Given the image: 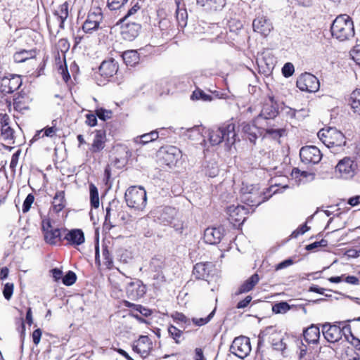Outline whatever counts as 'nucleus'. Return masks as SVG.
<instances>
[{"label":"nucleus","mask_w":360,"mask_h":360,"mask_svg":"<svg viewBox=\"0 0 360 360\" xmlns=\"http://www.w3.org/2000/svg\"><path fill=\"white\" fill-rule=\"evenodd\" d=\"M187 132V136L192 140H198L202 136L201 128L199 126L188 129Z\"/></svg>","instance_id":"obj_45"},{"label":"nucleus","mask_w":360,"mask_h":360,"mask_svg":"<svg viewBox=\"0 0 360 360\" xmlns=\"http://www.w3.org/2000/svg\"><path fill=\"white\" fill-rule=\"evenodd\" d=\"M159 27L161 30L167 32L172 30V24L169 19L165 18L160 20Z\"/></svg>","instance_id":"obj_55"},{"label":"nucleus","mask_w":360,"mask_h":360,"mask_svg":"<svg viewBox=\"0 0 360 360\" xmlns=\"http://www.w3.org/2000/svg\"><path fill=\"white\" fill-rule=\"evenodd\" d=\"M241 191L243 193V200L252 206H258L267 199L266 197L262 196L258 188L252 185L243 186Z\"/></svg>","instance_id":"obj_9"},{"label":"nucleus","mask_w":360,"mask_h":360,"mask_svg":"<svg viewBox=\"0 0 360 360\" xmlns=\"http://www.w3.org/2000/svg\"><path fill=\"white\" fill-rule=\"evenodd\" d=\"M103 256L104 257V259L105 260V264L106 266L110 269L111 268L112 265V259L110 257L109 252L107 249H104L103 250Z\"/></svg>","instance_id":"obj_61"},{"label":"nucleus","mask_w":360,"mask_h":360,"mask_svg":"<svg viewBox=\"0 0 360 360\" xmlns=\"http://www.w3.org/2000/svg\"><path fill=\"white\" fill-rule=\"evenodd\" d=\"M89 190L91 205L94 208H98L99 207V197L98 189L94 184H91L89 186Z\"/></svg>","instance_id":"obj_39"},{"label":"nucleus","mask_w":360,"mask_h":360,"mask_svg":"<svg viewBox=\"0 0 360 360\" xmlns=\"http://www.w3.org/2000/svg\"><path fill=\"white\" fill-rule=\"evenodd\" d=\"M318 136L328 148L342 147L346 143L344 134L334 127L321 129L318 132Z\"/></svg>","instance_id":"obj_4"},{"label":"nucleus","mask_w":360,"mask_h":360,"mask_svg":"<svg viewBox=\"0 0 360 360\" xmlns=\"http://www.w3.org/2000/svg\"><path fill=\"white\" fill-rule=\"evenodd\" d=\"M124 198L127 205L135 210H143L146 205V191L142 187H129L125 192Z\"/></svg>","instance_id":"obj_5"},{"label":"nucleus","mask_w":360,"mask_h":360,"mask_svg":"<svg viewBox=\"0 0 360 360\" xmlns=\"http://www.w3.org/2000/svg\"><path fill=\"white\" fill-rule=\"evenodd\" d=\"M36 52L34 50H20L13 55V59L16 63H22L27 60L34 58Z\"/></svg>","instance_id":"obj_32"},{"label":"nucleus","mask_w":360,"mask_h":360,"mask_svg":"<svg viewBox=\"0 0 360 360\" xmlns=\"http://www.w3.org/2000/svg\"><path fill=\"white\" fill-rule=\"evenodd\" d=\"M41 334H42L41 330L39 328H37L33 331L32 340H33V342L36 345H37L39 343L41 337Z\"/></svg>","instance_id":"obj_64"},{"label":"nucleus","mask_w":360,"mask_h":360,"mask_svg":"<svg viewBox=\"0 0 360 360\" xmlns=\"http://www.w3.org/2000/svg\"><path fill=\"white\" fill-rule=\"evenodd\" d=\"M152 349V342L146 335H141L136 344L133 345V350L142 356H146Z\"/></svg>","instance_id":"obj_24"},{"label":"nucleus","mask_w":360,"mask_h":360,"mask_svg":"<svg viewBox=\"0 0 360 360\" xmlns=\"http://www.w3.org/2000/svg\"><path fill=\"white\" fill-rule=\"evenodd\" d=\"M356 169V165L354 162L349 158H345L338 162L335 171L340 177L349 179L354 176Z\"/></svg>","instance_id":"obj_15"},{"label":"nucleus","mask_w":360,"mask_h":360,"mask_svg":"<svg viewBox=\"0 0 360 360\" xmlns=\"http://www.w3.org/2000/svg\"><path fill=\"white\" fill-rule=\"evenodd\" d=\"M351 56L356 63L360 65V44H357L353 48Z\"/></svg>","instance_id":"obj_57"},{"label":"nucleus","mask_w":360,"mask_h":360,"mask_svg":"<svg viewBox=\"0 0 360 360\" xmlns=\"http://www.w3.org/2000/svg\"><path fill=\"white\" fill-rule=\"evenodd\" d=\"M158 132L157 131H152L150 133L144 134L141 136H137L134 139V143L137 144L145 145L148 143L155 141L158 138Z\"/></svg>","instance_id":"obj_33"},{"label":"nucleus","mask_w":360,"mask_h":360,"mask_svg":"<svg viewBox=\"0 0 360 360\" xmlns=\"http://www.w3.org/2000/svg\"><path fill=\"white\" fill-rule=\"evenodd\" d=\"M168 333L169 336L174 340L176 344L181 342L180 338L182 336L183 331L173 325H170L168 328Z\"/></svg>","instance_id":"obj_40"},{"label":"nucleus","mask_w":360,"mask_h":360,"mask_svg":"<svg viewBox=\"0 0 360 360\" xmlns=\"http://www.w3.org/2000/svg\"><path fill=\"white\" fill-rule=\"evenodd\" d=\"M134 310L139 311L141 315L146 317L150 316L152 314V311L150 309H148L140 304L134 306Z\"/></svg>","instance_id":"obj_58"},{"label":"nucleus","mask_w":360,"mask_h":360,"mask_svg":"<svg viewBox=\"0 0 360 360\" xmlns=\"http://www.w3.org/2000/svg\"><path fill=\"white\" fill-rule=\"evenodd\" d=\"M34 200V196L32 193L28 194L22 205V212L24 213L27 212L30 210Z\"/></svg>","instance_id":"obj_52"},{"label":"nucleus","mask_w":360,"mask_h":360,"mask_svg":"<svg viewBox=\"0 0 360 360\" xmlns=\"http://www.w3.org/2000/svg\"><path fill=\"white\" fill-rule=\"evenodd\" d=\"M129 214L123 210H120V213L117 217V223L119 224H127L129 221Z\"/></svg>","instance_id":"obj_60"},{"label":"nucleus","mask_w":360,"mask_h":360,"mask_svg":"<svg viewBox=\"0 0 360 360\" xmlns=\"http://www.w3.org/2000/svg\"><path fill=\"white\" fill-rule=\"evenodd\" d=\"M176 19L179 28L183 29L187 25L188 14L186 9L177 8L176 11Z\"/></svg>","instance_id":"obj_35"},{"label":"nucleus","mask_w":360,"mask_h":360,"mask_svg":"<svg viewBox=\"0 0 360 360\" xmlns=\"http://www.w3.org/2000/svg\"><path fill=\"white\" fill-rule=\"evenodd\" d=\"M230 350L236 356L244 359L251 351L250 339L245 336L236 338L231 345Z\"/></svg>","instance_id":"obj_8"},{"label":"nucleus","mask_w":360,"mask_h":360,"mask_svg":"<svg viewBox=\"0 0 360 360\" xmlns=\"http://www.w3.org/2000/svg\"><path fill=\"white\" fill-rule=\"evenodd\" d=\"M140 9L139 3H136L128 11L127 13L121 20L122 22L129 20V18L134 15Z\"/></svg>","instance_id":"obj_50"},{"label":"nucleus","mask_w":360,"mask_h":360,"mask_svg":"<svg viewBox=\"0 0 360 360\" xmlns=\"http://www.w3.org/2000/svg\"><path fill=\"white\" fill-rule=\"evenodd\" d=\"M120 207L117 202L112 201L109 203L106 207V214L105 217V223L113 227L117 224V217L120 213Z\"/></svg>","instance_id":"obj_21"},{"label":"nucleus","mask_w":360,"mask_h":360,"mask_svg":"<svg viewBox=\"0 0 360 360\" xmlns=\"http://www.w3.org/2000/svg\"><path fill=\"white\" fill-rule=\"evenodd\" d=\"M228 25L231 32H236L243 27L242 22L236 19H231Z\"/></svg>","instance_id":"obj_53"},{"label":"nucleus","mask_w":360,"mask_h":360,"mask_svg":"<svg viewBox=\"0 0 360 360\" xmlns=\"http://www.w3.org/2000/svg\"><path fill=\"white\" fill-rule=\"evenodd\" d=\"M126 292L129 299L137 300L145 295L146 286L140 280H135L128 284Z\"/></svg>","instance_id":"obj_17"},{"label":"nucleus","mask_w":360,"mask_h":360,"mask_svg":"<svg viewBox=\"0 0 360 360\" xmlns=\"http://www.w3.org/2000/svg\"><path fill=\"white\" fill-rule=\"evenodd\" d=\"M294 72V65L291 63H286L282 68V73L285 77H289L292 76Z\"/></svg>","instance_id":"obj_51"},{"label":"nucleus","mask_w":360,"mask_h":360,"mask_svg":"<svg viewBox=\"0 0 360 360\" xmlns=\"http://www.w3.org/2000/svg\"><path fill=\"white\" fill-rule=\"evenodd\" d=\"M330 31L332 36L340 41L349 40L354 36V27L352 18L346 14L338 15L333 20Z\"/></svg>","instance_id":"obj_3"},{"label":"nucleus","mask_w":360,"mask_h":360,"mask_svg":"<svg viewBox=\"0 0 360 360\" xmlns=\"http://www.w3.org/2000/svg\"><path fill=\"white\" fill-rule=\"evenodd\" d=\"M261 129L265 131V134L262 137L263 141H265L269 138L277 140L282 136L283 132V129L276 122H274L273 124L269 122H266V124H263L260 121V124H257L255 120L253 124L243 123L242 124L243 132L246 136V138L254 144H255L259 136L262 135Z\"/></svg>","instance_id":"obj_1"},{"label":"nucleus","mask_w":360,"mask_h":360,"mask_svg":"<svg viewBox=\"0 0 360 360\" xmlns=\"http://www.w3.org/2000/svg\"><path fill=\"white\" fill-rule=\"evenodd\" d=\"M300 156L302 162L305 164H317L322 157L320 150L314 146L302 147L300 151Z\"/></svg>","instance_id":"obj_11"},{"label":"nucleus","mask_w":360,"mask_h":360,"mask_svg":"<svg viewBox=\"0 0 360 360\" xmlns=\"http://www.w3.org/2000/svg\"><path fill=\"white\" fill-rule=\"evenodd\" d=\"M227 214L232 222L243 221L247 214V209L243 205H231L227 208Z\"/></svg>","instance_id":"obj_22"},{"label":"nucleus","mask_w":360,"mask_h":360,"mask_svg":"<svg viewBox=\"0 0 360 360\" xmlns=\"http://www.w3.org/2000/svg\"><path fill=\"white\" fill-rule=\"evenodd\" d=\"M278 104L274 100V97H269L264 102L262 109L258 116L255 118V122L260 124V121H265L266 123L269 122L271 124V120H274L278 113Z\"/></svg>","instance_id":"obj_6"},{"label":"nucleus","mask_w":360,"mask_h":360,"mask_svg":"<svg viewBox=\"0 0 360 360\" xmlns=\"http://www.w3.org/2000/svg\"><path fill=\"white\" fill-rule=\"evenodd\" d=\"M118 70V64L113 59L110 58L102 62L99 67V72L101 76L105 77H111Z\"/></svg>","instance_id":"obj_23"},{"label":"nucleus","mask_w":360,"mask_h":360,"mask_svg":"<svg viewBox=\"0 0 360 360\" xmlns=\"http://www.w3.org/2000/svg\"><path fill=\"white\" fill-rule=\"evenodd\" d=\"M344 321L335 322V324L330 325L326 323L322 326V333L326 340L329 342H336L342 338L341 325Z\"/></svg>","instance_id":"obj_10"},{"label":"nucleus","mask_w":360,"mask_h":360,"mask_svg":"<svg viewBox=\"0 0 360 360\" xmlns=\"http://www.w3.org/2000/svg\"><path fill=\"white\" fill-rule=\"evenodd\" d=\"M105 133L102 131H97L93 143L91 144V150L92 153H98L102 150L105 147Z\"/></svg>","instance_id":"obj_30"},{"label":"nucleus","mask_w":360,"mask_h":360,"mask_svg":"<svg viewBox=\"0 0 360 360\" xmlns=\"http://www.w3.org/2000/svg\"><path fill=\"white\" fill-rule=\"evenodd\" d=\"M292 263H293V262H292V260L291 259H285V260L280 262L279 264H278L276 266L275 269L276 271H278V270L285 269L286 267H288L291 264H292Z\"/></svg>","instance_id":"obj_63"},{"label":"nucleus","mask_w":360,"mask_h":360,"mask_svg":"<svg viewBox=\"0 0 360 360\" xmlns=\"http://www.w3.org/2000/svg\"><path fill=\"white\" fill-rule=\"evenodd\" d=\"M68 244L76 247L82 245L85 241L84 232L81 229H72L69 231L64 237Z\"/></svg>","instance_id":"obj_25"},{"label":"nucleus","mask_w":360,"mask_h":360,"mask_svg":"<svg viewBox=\"0 0 360 360\" xmlns=\"http://www.w3.org/2000/svg\"><path fill=\"white\" fill-rule=\"evenodd\" d=\"M350 105L356 112L360 111V89H356L352 93Z\"/></svg>","instance_id":"obj_37"},{"label":"nucleus","mask_w":360,"mask_h":360,"mask_svg":"<svg viewBox=\"0 0 360 360\" xmlns=\"http://www.w3.org/2000/svg\"><path fill=\"white\" fill-rule=\"evenodd\" d=\"M128 0H107V7L110 11H116L122 8Z\"/></svg>","instance_id":"obj_43"},{"label":"nucleus","mask_w":360,"mask_h":360,"mask_svg":"<svg viewBox=\"0 0 360 360\" xmlns=\"http://www.w3.org/2000/svg\"><path fill=\"white\" fill-rule=\"evenodd\" d=\"M209 141L212 146H217L224 143L227 148H230L236 141L237 134L233 123H224L219 127H213L207 131Z\"/></svg>","instance_id":"obj_2"},{"label":"nucleus","mask_w":360,"mask_h":360,"mask_svg":"<svg viewBox=\"0 0 360 360\" xmlns=\"http://www.w3.org/2000/svg\"><path fill=\"white\" fill-rule=\"evenodd\" d=\"M284 339L280 333H273L270 337V342L273 348L278 351H283L286 347Z\"/></svg>","instance_id":"obj_31"},{"label":"nucleus","mask_w":360,"mask_h":360,"mask_svg":"<svg viewBox=\"0 0 360 360\" xmlns=\"http://www.w3.org/2000/svg\"><path fill=\"white\" fill-rule=\"evenodd\" d=\"M22 85V79L18 75H9L0 81V91L3 94H11Z\"/></svg>","instance_id":"obj_12"},{"label":"nucleus","mask_w":360,"mask_h":360,"mask_svg":"<svg viewBox=\"0 0 360 360\" xmlns=\"http://www.w3.org/2000/svg\"><path fill=\"white\" fill-rule=\"evenodd\" d=\"M96 115L102 120H105L110 117L111 111L103 108L96 110Z\"/></svg>","instance_id":"obj_59"},{"label":"nucleus","mask_w":360,"mask_h":360,"mask_svg":"<svg viewBox=\"0 0 360 360\" xmlns=\"http://www.w3.org/2000/svg\"><path fill=\"white\" fill-rule=\"evenodd\" d=\"M13 288H14V285L13 283H7L5 284L4 290H3V294H4V297L7 300H9L11 298L13 292Z\"/></svg>","instance_id":"obj_54"},{"label":"nucleus","mask_w":360,"mask_h":360,"mask_svg":"<svg viewBox=\"0 0 360 360\" xmlns=\"http://www.w3.org/2000/svg\"><path fill=\"white\" fill-rule=\"evenodd\" d=\"M210 96H208V95H206L203 91H195L193 93L192 96H191V98L193 99L195 98V99H202L204 101H207L208 100V98H210Z\"/></svg>","instance_id":"obj_62"},{"label":"nucleus","mask_w":360,"mask_h":360,"mask_svg":"<svg viewBox=\"0 0 360 360\" xmlns=\"http://www.w3.org/2000/svg\"><path fill=\"white\" fill-rule=\"evenodd\" d=\"M76 274L73 271H69L63 278V283L69 286L74 284L76 281Z\"/></svg>","instance_id":"obj_49"},{"label":"nucleus","mask_w":360,"mask_h":360,"mask_svg":"<svg viewBox=\"0 0 360 360\" xmlns=\"http://www.w3.org/2000/svg\"><path fill=\"white\" fill-rule=\"evenodd\" d=\"M122 58L127 65L133 66L139 60V56L136 51L130 50L122 53Z\"/></svg>","instance_id":"obj_36"},{"label":"nucleus","mask_w":360,"mask_h":360,"mask_svg":"<svg viewBox=\"0 0 360 360\" xmlns=\"http://www.w3.org/2000/svg\"><path fill=\"white\" fill-rule=\"evenodd\" d=\"M290 306L287 302H281L274 304L272 311L276 314H283L290 309Z\"/></svg>","instance_id":"obj_46"},{"label":"nucleus","mask_w":360,"mask_h":360,"mask_svg":"<svg viewBox=\"0 0 360 360\" xmlns=\"http://www.w3.org/2000/svg\"><path fill=\"white\" fill-rule=\"evenodd\" d=\"M163 162L168 166L174 165L181 157V150L175 146H167L160 151Z\"/></svg>","instance_id":"obj_16"},{"label":"nucleus","mask_w":360,"mask_h":360,"mask_svg":"<svg viewBox=\"0 0 360 360\" xmlns=\"http://www.w3.org/2000/svg\"><path fill=\"white\" fill-rule=\"evenodd\" d=\"M224 235V229L221 227H209L204 231V240L206 243L216 245L220 243Z\"/></svg>","instance_id":"obj_18"},{"label":"nucleus","mask_w":360,"mask_h":360,"mask_svg":"<svg viewBox=\"0 0 360 360\" xmlns=\"http://www.w3.org/2000/svg\"><path fill=\"white\" fill-rule=\"evenodd\" d=\"M173 320L177 323H183L186 326H190L191 321L182 313L176 312L172 315Z\"/></svg>","instance_id":"obj_48"},{"label":"nucleus","mask_w":360,"mask_h":360,"mask_svg":"<svg viewBox=\"0 0 360 360\" xmlns=\"http://www.w3.org/2000/svg\"><path fill=\"white\" fill-rule=\"evenodd\" d=\"M57 14L58 15V18L60 20V27H62V25H63L64 20H66V18L68 16V2H65L59 6V8L57 11Z\"/></svg>","instance_id":"obj_42"},{"label":"nucleus","mask_w":360,"mask_h":360,"mask_svg":"<svg viewBox=\"0 0 360 360\" xmlns=\"http://www.w3.org/2000/svg\"><path fill=\"white\" fill-rule=\"evenodd\" d=\"M1 136L8 143H11V141L13 139V130L11 128L9 124H5L1 126Z\"/></svg>","instance_id":"obj_41"},{"label":"nucleus","mask_w":360,"mask_h":360,"mask_svg":"<svg viewBox=\"0 0 360 360\" xmlns=\"http://www.w3.org/2000/svg\"><path fill=\"white\" fill-rule=\"evenodd\" d=\"M297 86L302 91L316 92L320 87L319 79L313 75L305 72L297 80Z\"/></svg>","instance_id":"obj_7"},{"label":"nucleus","mask_w":360,"mask_h":360,"mask_svg":"<svg viewBox=\"0 0 360 360\" xmlns=\"http://www.w3.org/2000/svg\"><path fill=\"white\" fill-rule=\"evenodd\" d=\"M197 5L209 11H221L226 4V0H197Z\"/></svg>","instance_id":"obj_26"},{"label":"nucleus","mask_w":360,"mask_h":360,"mask_svg":"<svg viewBox=\"0 0 360 360\" xmlns=\"http://www.w3.org/2000/svg\"><path fill=\"white\" fill-rule=\"evenodd\" d=\"M303 335L304 340L309 343H316L317 342L319 337H320V330L319 328L311 325L309 328H307L305 330H304Z\"/></svg>","instance_id":"obj_29"},{"label":"nucleus","mask_w":360,"mask_h":360,"mask_svg":"<svg viewBox=\"0 0 360 360\" xmlns=\"http://www.w3.org/2000/svg\"><path fill=\"white\" fill-rule=\"evenodd\" d=\"M165 266L164 260L160 257H153L150 263L151 269L154 271H160Z\"/></svg>","instance_id":"obj_44"},{"label":"nucleus","mask_w":360,"mask_h":360,"mask_svg":"<svg viewBox=\"0 0 360 360\" xmlns=\"http://www.w3.org/2000/svg\"><path fill=\"white\" fill-rule=\"evenodd\" d=\"M328 245V241L325 239H322L320 241L314 242L308 245H307L306 249L307 250H313L318 248L321 247H326Z\"/></svg>","instance_id":"obj_56"},{"label":"nucleus","mask_w":360,"mask_h":360,"mask_svg":"<svg viewBox=\"0 0 360 360\" xmlns=\"http://www.w3.org/2000/svg\"><path fill=\"white\" fill-rule=\"evenodd\" d=\"M124 22L122 26V36L125 40L132 41L139 35L141 25L137 22H131L130 20Z\"/></svg>","instance_id":"obj_19"},{"label":"nucleus","mask_w":360,"mask_h":360,"mask_svg":"<svg viewBox=\"0 0 360 360\" xmlns=\"http://www.w3.org/2000/svg\"><path fill=\"white\" fill-rule=\"evenodd\" d=\"M252 27L255 32L260 33L263 36H267L273 29V26L269 20L264 16H258L252 22Z\"/></svg>","instance_id":"obj_20"},{"label":"nucleus","mask_w":360,"mask_h":360,"mask_svg":"<svg viewBox=\"0 0 360 360\" xmlns=\"http://www.w3.org/2000/svg\"><path fill=\"white\" fill-rule=\"evenodd\" d=\"M212 265L211 263H198L193 270V274L197 279L207 280Z\"/></svg>","instance_id":"obj_27"},{"label":"nucleus","mask_w":360,"mask_h":360,"mask_svg":"<svg viewBox=\"0 0 360 360\" xmlns=\"http://www.w3.org/2000/svg\"><path fill=\"white\" fill-rule=\"evenodd\" d=\"M204 171L205 174L208 176L215 177L219 173V168L217 162L214 161L209 162L207 165L204 167Z\"/></svg>","instance_id":"obj_38"},{"label":"nucleus","mask_w":360,"mask_h":360,"mask_svg":"<svg viewBox=\"0 0 360 360\" xmlns=\"http://www.w3.org/2000/svg\"><path fill=\"white\" fill-rule=\"evenodd\" d=\"M102 21L103 14L101 10L96 8L94 11L89 13L87 18L83 24L82 29L86 33H91L99 28Z\"/></svg>","instance_id":"obj_14"},{"label":"nucleus","mask_w":360,"mask_h":360,"mask_svg":"<svg viewBox=\"0 0 360 360\" xmlns=\"http://www.w3.org/2000/svg\"><path fill=\"white\" fill-rule=\"evenodd\" d=\"M259 277L257 274H254L249 278H248L238 288L236 295L248 292L252 290L254 287L258 283Z\"/></svg>","instance_id":"obj_28"},{"label":"nucleus","mask_w":360,"mask_h":360,"mask_svg":"<svg viewBox=\"0 0 360 360\" xmlns=\"http://www.w3.org/2000/svg\"><path fill=\"white\" fill-rule=\"evenodd\" d=\"M41 226L46 243L55 245L60 240V229L53 226L49 219L42 221Z\"/></svg>","instance_id":"obj_13"},{"label":"nucleus","mask_w":360,"mask_h":360,"mask_svg":"<svg viewBox=\"0 0 360 360\" xmlns=\"http://www.w3.org/2000/svg\"><path fill=\"white\" fill-rule=\"evenodd\" d=\"M215 313V309H214L207 317L205 318H193L192 322L198 326H202L210 321V320L212 319Z\"/></svg>","instance_id":"obj_47"},{"label":"nucleus","mask_w":360,"mask_h":360,"mask_svg":"<svg viewBox=\"0 0 360 360\" xmlns=\"http://www.w3.org/2000/svg\"><path fill=\"white\" fill-rule=\"evenodd\" d=\"M65 206L64 191H58L53 200V207L56 212H60Z\"/></svg>","instance_id":"obj_34"}]
</instances>
